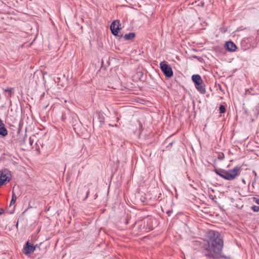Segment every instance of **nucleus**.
<instances>
[{"mask_svg": "<svg viewBox=\"0 0 259 259\" xmlns=\"http://www.w3.org/2000/svg\"><path fill=\"white\" fill-rule=\"evenodd\" d=\"M29 141H30V145H32V142H31V139H29Z\"/></svg>", "mask_w": 259, "mask_h": 259, "instance_id": "412c9836", "label": "nucleus"}, {"mask_svg": "<svg viewBox=\"0 0 259 259\" xmlns=\"http://www.w3.org/2000/svg\"><path fill=\"white\" fill-rule=\"evenodd\" d=\"M11 180V174L9 170L4 169L0 171V186L9 182Z\"/></svg>", "mask_w": 259, "mask_h": 259, "instance_id": "20e7f679", "label": "nucleus"}, {"mask_svg": "<svg viewBox=\"0 0 259 259\" xmlns=\"http://www.w3.org/2000/svg\"><path fill=\"white\" fill-rule=\"evenodd\" d=\"M252 199L254 202H255L256 204H259V198L254 197L252 198Z\"/></svg>", "mask_w": 259, "mask_h": 259, "instance_id": "a211bd4d", "label": "nucleus"}, {"mask_svg": "<svg viewBox=\"0 0 259 259\" xmlns=\"http://www.w3.org/2000/svg\"><path fill=\"white\" fill-rule=\"evenodd\" d=\"M224 157H225V156H224V153H220L218 154V158L220 160H222L224 159Z\"/></svg>", "mask_w": 259, "mask_h": 259, "instance_id": "f3484780", "label": "nucleus"}, {"mask_svg": "<svg viewBox=\"0 0 259 259\" xmlns=\"http://www.w3.org/2000/svg\"><path fill=\"white\" fill-rule=\"evenodd\" d=\"M219 111L220 113H224L226 111V107L224 105H221L219 107Z\"/></svg>", "mask_w": 259, "mask_h": 259, "instance_id": "4468645a", "label": "nucleus"}, {"mask_svg": "<svg viewBox=\"0 0 259 259\" xmlns=\"http://www.w3.org/2000/svg\"><path fill=\"white\" fill-rule=\"evenodd\" d=\"M224 246L223 237L218 231H210L208 233L207 242L204 244L203 251L205 256L209 259L226 258L221 254Z\"/></svg>", "mask_w": 259, "mask_h": 259, "instance_id": "f257e3e1", "label": "nucleus"}, {"mask_svg": "<svg viewBox=\"0 0 259 259\" xmlns=\"http://www.w3.org/2000/svg\"><path fill=\"white\" fill-rule=\"evenodd\" d=\"M192 80L194 83V84H196V83H198L199 82L203 80L200 75L199 74L193 75L192 76Z\"/></svg>", "mask_w": 259, "mask_h": 259, "instance_id": "9b49d317", "label": "nucleus"}, {"mask_svg": "<svg viewBox=\"0 0 259 259\" xmlns=\"http://www.w3.org/2000/svg\"><path fill=\"white\" fill-rule=\"evenodd\" d=\"M135 37V33L134 32H130L128 34H125L123 37L125 40H132Z\"/></svg>", "mask_w": 259, "mask_h": 259, "instance_id": "f8f14e48", "label": "nucleus"}, {"mask_svg": "<svg viewBox=\"0 0 259 259\" xmlns=\"http://www.w3.org/2000/svg\"><path fill=\"white\" fill-rule=\"evenodd\" d=\"M35 249V247L33 244H30L28 241H27L24 247L25 253L26 254H30L33 252Z\"/></svg>", "mask_w": 259, "mask_h": 259, "instance_id": "6e6552de", "label": "nucleus"}, {"mask_svg": "<svg viewBox=\"0 0 259 259\" xmlns=\"http://www.w3.org/2000/svg\"><path fill=\"white\" fill-rule=\"evenodd\" d=\"M225 48L229 52H234L236 50L237 47L233 42L229 41L225 44Z\"/></svg>", "mask_w": 259, "mask_h": 259, "instance_id": "1a4fd4ad", "label": "nucleus"}, {"mask_svg": "<svg viewBox=\"0 0 259 259\" xmlns=\"http://www.w3.org/2000/svg\"><path fill=\"white\" fill-rule=\"evenodd\" d=\"M138 73H140V74H142V72H138Z\"/></svg>", "mask_w": 259, "mask_h": 259, "instance_id": "4be33fe9", "label": "nucleus"}, {"mask_svg": "<svg viewBox=\"0 0 259 259\" xmlns=\"http://www.w3.org/2000/svg\"><path fill=\"white\" fill-rule=\"evenodd\" d=\"M4 212V210L3 208H0V215L2 214Z\"/></svg>", "mask_w": 259, "mask_h": 259, "instance_id": "6ab92c4d", "label": "nucleus"}, {"mask_svg": "<svg viewBox=\"0 0 259 259\" xmlns=\"http://www.w3.org/2000/svg\"><path fill=\"white\" fill-rule=\"evenodd\" d=\"M159 65L160 69L166 77L170 78L173 76L172 69L166 61L161 62Z\"/></svg>", "mask_w": 259, "mask_h": 259, "instance_id": "7ed1b4c3", "label": "nucleus"}, {"mask_svg": "<svg viewBox=\"0 0 259 259\" xmlns=\"http://www.w3.org/2000/svg\"><path fill=\"white\" fill-rule=\"evenodd\" d=\"M89 193H90V189L89 188V186L88 185L84 186L83 187L81 188L80 189L79 192H78V195H79V197H81V195H82L84 194H85V195L84 196V197H83L82 198V200L84 201L87 199V198L89 195Z\"/></svg>", "mask_w": 259, "mask_h": 259, "instance_id": "423d86ee", "label": "nucleus"}, {"mask_svg": "<svg viewBox=\"0 0 259 259\" xmlns=\"http://www.w3.org/2000/svg\"><path fill=\"white\" fill-rule=\"evenodd\" d=\"M5 92H8L10 96L14 93V91L12 88H8L5 90Z\"/></svg>", "mask_w": 259, "mask_h": 259, "instance_id": "dca6fc26", "label": "nucleus"}, {"mask_svg": "<svg viewBox=\"0 0 259 259\" xmlns=\"http://www.w3.org/2000/svg\"><path fill=\"white\" fill-rule=\"evenodd\" d=\"M214 171L225 180L231 181L240 174V167L236 166L232 169L226 170L222 168H215Z\"/></svg>", "mask_w": 259, "mask_h": 259, "instance_id": "f03ea898", "label": "nucleus"}, {"mask_svg": "<svg viewBox=\"0 0 259 259\" xmlns=\"http://www.w3.org/2000/svg\"><path fill=\"white\" fill-rule=\"evenodd\" d=\"M8 135V131L5 126V124L1 119H0V136L5 137Z\"/></svg>", "mask_w": 259, "mask_h": 259, "instance_id": "9d476101", "label": "nucleus"}, {"mask_svg": "<svg viewBox=\"0 0 259 259\" xmlns=\"http://www.w3.org/2000/svg\"><path fill=\"white\" fill-rule=\"evenodd\" d=\"M197 91L202 94L206 93L205 85L203 80L194 84Z\"/></svg>", "mask_w": 259, "mask_h": 259, "instance_id": "0eeeda50", "label": "nucleus"}, {"mask_svg": "<svg viewBox=\"0 0 259 259\" xmlns=\"http://www.w3.org/2000/svg\"><path fill=\"white\" fill-rule=\"evenodd\" d=\"M120 26L121 24L118 20H114L112 22L110 25V29L113 35L118 36V31L121 29Z\"/></svg>", "mask_w": 259, "mask_h": 259, "instance_id": "39448f33", "label": "nucleus"}, {"mask_svg": "<svg viewBox=\"0 0 259 259\" xmlns=\"http://www.w3.org/2000/svg\"><path fill=\"white\" fill-rule=\"evenodd\" d=\"M251 208L254 212H257L259 211V206H258L253 205Z\"/></svg>", "mask_w": 259, "mask_h": 259, "instance_id": "2eb2a0df", "label": "nucleus"}, {"mask_svg": "<svg viewBox=\"0 0 259 259\" xmlns=\"http://www.w3.org/2000/svg\"><path fill=\"white\" fill-rule=\"evenodd\" d=\"M172 143H173V142L169 143V145L167 147H168L169 146H171Z\"/></svg>", "mask_w": 259, "mask_h": 259, "instance_id": "aec40b11", "label": "nucleus"}, {"mask_svg": "<svg viewBox=\"0 0 259 259\" xmlns=\"http://www.w3.org/2000/svg\"><path fill=\"white\" fill-rule=\"evenodd\" d=\"M16 199H17L16 196L15 195V194L14 193H13L12 198V200L11 201L10 205H12V204H14L16 202Z\"/></svg>", "mask_w": 259, "mask_h": 259, "instance_id": "ddd939ff", "label": "nucleus"}]
</instances>
